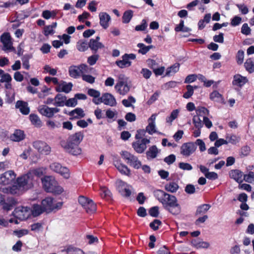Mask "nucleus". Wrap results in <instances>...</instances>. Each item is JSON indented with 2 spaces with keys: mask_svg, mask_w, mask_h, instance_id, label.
<instances>
[{
  "mask_svg": "<svg viewBox=\"0 0 254 254\" xmlns=\"http://www.w3.org/2000/svg\"><path fill=\"white\" fill-rule=\"evenodd\" d=\"M34 180L29 172L16 179V185L10 187H0V191L13 195H20L33 187Z\"/></svg>",
  "mask_w": 254,
  "mask_h": 254,
  "instance_id": "1",
  "label": "nucleus"
},
{
  "mask_svg": "<svg viewBox=\"0 0 254 254\" xmlns=\"http://www.w3.org/2000/svg\"><path fill=\"white\" fill-rule=\"evenodd\" d=\"M154 195L156 198L162 203L163 207L169 212L173 215H178L180 213L181 207L176 196L161 190L154 191Z\"/></svg>",
  "mask_w": 254,
  "mask_h": 254,
  "instance_id": "2",
  "label": "nucleus"
},
{
  "mask_svg": "<svg viewBox=\"0 0 254 254\" xmlns=\"http://www.w3.org/2000/svg\"><path fill=\"white\" fill-rule=\"evenodd\" d=\"M43 188L48 192L60 194L64 191V189L59 185L57 181L52 176H46L42 179Z\"/></svg>",
  "mask_w": 254,
  "mask_h": 254,
  "instance_id": "3",
  "label": "nucleus"
},
{
  "mask_svg": "<svg viewBox=\"0 0 254 254\" xmlns=\"http://www.w3.org/2000/svg\"><path fill=\"white\" fill-rule=\"evenodd\" d=\"M130 86L128 82V78L123 74L119 76L118 80L115 86L116 91L120 95H125L129 91Z\"/></svg>",
  "mask_w": 254,
  "mask_h": 254,
  "instance_id": "4",
  "label": "nucleus"
},
{
  "mask_svg": "<svg viewBox=\"0 0 254 254\" xmlns=\"http://www.w3.org/2000/svg\"><path fill=\"white\" fill-rule=\"evenodd\" d=\"M122 158L130 166L136 169H139L141 166V163L138 158L130 152L124 150L120 152Z\"/></svg>",
  "mask_w": 254,
  "mask_h": 254,
  "instance_id": "5",
  "label": "nucleus"
},
{
  "mask_svg": "<svg viewBox=\"0 0 254 254\" xmlns=\"http://www.w3.org/2000/svg\"><path fill=\"white\" fill-rule=\"evenodd\" d=\"M78 202L88 213H93L96 210V205L92 200L84 196L78 197Z\"/></svg>",
  "mask_w": 254,
  "mask_h": 254,
  "instance_id": "6",
  "label": "nucleus"
},
{
  "mask_svg": "<svg viewBox=\"0 0 254 254\" xmlns=\"http://www.w3.org/2000/svg\"><path fill=\"white\" fill-rule=\"evenodd\" d=\"M33 147L41 154L48 155L51 152V147L45 142L36 140L32 143Z\"/></svg>",
  "mask_w": 254,
  "mask_h": 254,
  "instance_id": "7",
  "label": "nucleus"
},
{
  "mask_svg": "<svg viewBox=\"0 0 254 254\" xmlns=\"http://www.w3.org/2000/svg\"><path fill=\"white\" fill-rule=\"evenodd\" d=\"M13 215L20 220L27 219L31 214L30 208L27 206L16 207L13 212Z\"/></svg>",
  "mask_w": 254,
  "mask_h": 254,
  "instance_id": "8",
  "label": "nucleus"
},
{
  "mask_svg": "<svg viewBox=\"0 0 254 254\" xmlns=\"http://www.w3.org/2000/svg\"><path fill=\"white\" fill-rule=\"evenodd\" d=\"M89 67L87 65L81 64L80 66H71L69 68V75L74 78H77L82 73H87Z\"/></svg>",
  "mask_w": 254,
  "mask_h": 254,
  "instance_id": "9",
  "label": "nucleus"
},
{
  "mask_svg": "<svg viewBox=\"0 0 254 254\" xmlns=\"http://www.w3.org/2000/svg\"><path fill=\"white\" fill-rule=\"evenodd\" d=\"M50 169L60 174L64 178L67 179L70 177V172L69 169L64 166H62L61 164L57 162H54L50 166Z\"/></svg>",
  "mask_w": 254,
  "mask_h": 254,
  "instance_id": "10",
  "label": "nucleus"
},
{
  "mask_svg": "<svg viewBox=\"0 0 254 254\" xmlns=\"http://www.w3.org/2000/svg\"><path fill=\"white\" fill-rule=\"evenodd\" d=\"M16 174L12 170L5 172L0 176V184L8 185L13 183L16 179Z\"/></svg>",
  "mask_w": 254,
  "mask_h": 254,
  "instance_id": "11",
  "label": "nucleus"
},
{
  "mask_svg": "<svg viewBox=\"0 0 254 254\" xmlns=\"http://www.w3.org/2000/svg\"><path fill=\"white\" fill-rule=\"evenodd\" d=\"M196 146L194 142H189L183 144L180 148V153L185 157H188L196 150Z\"/></svg>",
  "mask_w": 254,
  "mask_h": 254,
  "instance_id": "12",
  "label": "nucleus"
},
{
  "mask_svg": "<svg viewBox=\"0 0 254 254\" xmlns=\"http://www.w3.org/2000/svg\"><path fill=\"white\" fill-rule=\"evenodd\" d=\"M61 145L67 152L73 155H78L82 152V150L79 145L66 142L65 141H62Z\"/></svg>",
  "mask_w": 254,
  "mask_h": 254,
  "instance_id": "13",
  "label": "nucleus"
},
{
  "mask_svg": "<svg viewBox=\"0 0 254 254\" xmlns=\"http://www.w3.org/2000/svg\"><path fill=\"white\" fill-rule=\"evenodd\" d=\"M135 58L136 55L134 54H125L122 56V60L116 61V64L122 68L129 67L131 64L130 60H134Z\"/></svg>",
  "mask_w": 254,
  "mask_h": 254,
  "instance_id": "14",
  "label": "nucleus"
},
{
  "mask_svg": "<svg viewBox=\"0 0 254 254\" xmlns=\"http://www.w3.org/2000/svg\"><path fill=\"white\" fill-rule=\"evenodd\" d=\"M38 111L43 116L48 118H52L55 114L60 112L57 108H50L46 105H41L38 107Z\"/></svg>",
  "mask_w": 254,
  "mask_h": 254,
  "instance_id": "15",
  "label": "nucleus"
},
{
  "mask_svg": "<svg viewBox=\"0 0 254 254\" xmlns=\"http://www.w3.org/2000/svg\"><path fill=\"white\" fill-rule=\"evenodd\" d=\"M150 142L147 138H142L132 143V147L138 153H143L146 149V145Z\"/></svg>",
  "mask_w": 254,
  "mask_h": 254,
  "instance_id": "16",
  "label": "nucleus"
},
{
  "mask_svg": "<svg viewBox=\"0 0 254 254\" xmlns=\"http://www.w3.org/2000/svg\"><path fill=\"white\" fill-rule=\"evenodd\" d=\"M0 41L3 44L2 50L4 51L7 50L15 51L12 46V43L9 33H4L0 37Z\"/></svg>",
  "mask_w": 254,
  "mask_h": 254,
  "instance_id": "17",
  "label": "nucleus"
},
{
  "mask_svg": "<svg viewBox=\"0 0 254 254\" xmlns=\"http://www.w3.org/2000/svg\"><path fill=\"white\" fill-rule=\"evenodd\" d=\"M156 118V114H154L148 119V125L145 128L146 131L149 134H153L154 133H157L159 134H163L160 132H158L156 130V127L155 125V120Z\"/></svg>",
  "mask_w": 254,
  "mask_h": 254,
  "instance_id": "18",
  "label": "nucleus"
},
{
  "mask_svg": "<svg viewBox=\"0 0 254 254\" xmlns=\"http://www.w3.org/2000/svg\"><path fill=\"white\" fill-rule=\"evenodd\" d=\"M116 184L118 190L122 195L127 197L131 195V190L127 187L126 183L121 180H118L117 181Z\"/></svg>",
  "mask_w": 254,
  "mask_h": 254,
  "instance_id": "19",
  "label": "nucleus"
},
{
  "mask_svg": "<svg viewBox=\"0 0 254 254\" xmlns=\"http://www.w3.org/2000/svg\"><path fill=\"white\" fill-rule=\"evenodd\" d=\"M101 100L102 103L105 105L111 107H114L117 105V101L115 97L110 93H106L103 94L101 96Z\"/></svg>",
  "mask_w": 254,
  "mask_h": 254,
  "instance_id": "20",
  "label": "nucleus"
},
{
  "mask_svg": "<svg viewBox=\"0 0 254 254\" xmlns=\"http://www.w3.org/2000/svg\"><path fill=\"white\" fill-rule=\"evenodd\" d=\"M83 133L80 131L70 135L66 142L79 145L83 138Z\"/></svg>",
  "mask_w": 254,
  "mask_h": 254,
  "instance_id": "21",
  "label": "nucleus"
},
{
  "mask_svg": "<svg viewBox=\"0 0 254 254\" xmlns=\"http://www.w3.org/2000/svg\"><path fill=\"white\" fill-rule=\"evenodd\" d=\"M15 108L18 109L23 115H27L30 113V108L26 102L18 100L15 104Z\"/></svg>",
  "mask_w": 254,
  "mask_h": 254,
  "instance_id": "22",
  "label": "nucleus"
},
{
  "mask_svg": "<svg viewBox=\"0 0 254 254\" xmlns=\"http://www.w3.org/2000/svg\"><path fill=\"white\" fill-rule=\"evenodd\" d=\"M41 203L45 211L49 212L53 210L54 199L52 197H46L42 201Z\"/></svg>",
  "mask_w": 254,
  "mask_h": 254,
  "instance_id": "23",
  "label": "nucleus"
},
{
  "mask_svg": "<svg viewBox=\"0 0 254 254\" xmlns=\"http://www.w3.org/2000/svg\"><path fill=\"white\" fill-rule=\"evenodd\" d=\"M114 165L116 168L122 174L127 176H130V170L127 166L119 161L114 162Z\"/></svg>",
  "mask_w": 254,
  "mask_h": 254,
  "instance_id": "24",
  "label": "nucleus"
},
{
  "mask_svg": "<svg viewBox=\"0 0 254 254\" xmlns=\"http://www.w3.org/2000/svg\"><path fill=\"white\" fill-rule=\"evenodd\" d=\"M72 84L70 82L66 83L65 81H62L56 87V91L59 92H64L66 93H69L72 89Z\"/></svg>",
  "mask_w": 254,
  "mask_h": 254,
  "instance_id": "25",
  "label": "nucleus"
},
{
  "mask_svg": "<svg viewBox=\"0 0 254 254\" xmlns=\"http://www.w3.org/2000/svg\"><path fill=\"white\" fill-rule=\"evenodd\" d=\"M248 81V80L246 77L237 74L234 76L232 83L234 85H236L238 87H242Z\"/></svg>",
  "mask_w": 254,
  "mask_h": 254,
  "instance_id": "26",
  "label": "nucleus"
},
{
  "mask_svg": "<svg viewBox=\"0 0 254 254\" xmlns=\"http://www.w3.org/2000/svg\"><path fill=\"white\" fill-rule=\"evenodd\" d=\"M160 152V150L158 149L156 145L151 146L146 152V157L148 160L154 159L157 157Z\"/></svg>",
  "mask_w": 254,
  "mask_h": 254,
  "instance_id": "27",
  "label": "nucleus"
},
{
  "mask_svg": "<svg viewBox=\"0 0 254 254\" xmlns=\"http://www.w3.org/2000/svg\"><path fill=\"white\" fill-rule=\"evenodd\" d=\"M100 24L104 29L109 26V22L111 19L110 15L106 12H101L99 15Z\"/></svg>",
  "mask_w": 254,
  "mask_h": 254,
  "instance_id": "28",
  "label": "nucleus"
},
{
  "mask_svg": "<svg viewBox=\"0 0 254 254\" xmlns=\"http://www.w3.org/2000/svg\"><path fill=\"white\" fill-rule=\"evenodd\" d=\"M230 177L234 179L235 181L239 183L243 182L242 177L244 174L242 171L239 170H232L229 173Z\"/></svg>",
  "mask_w": 254,
  "mask_h": 254,
  "instance_id": "29",
  "label": "nucleus"
},
{
  "mask_svg": "<svg viewBox=\"0 0 254 254\" xmlns=\"http://www.w3.org/2000/svg\"><path fill=\"white\" fill-rule=\"evenodd\" d=\"M25 138L24 131L20 129H16L10 136L11 140L15 142H19L23 140Z\"/></svg>",
  "mask_w": 254,
  "mask_h": 254,
  "instance_id": "30",
  "label": "nucleus"
},
{
  "mask_svg": "<svg viewBox=\"0 0 254 254\" xmlns=\"http://www.w3.org/2000/svg\"><path fill=\"white\" fill-rule=\"evenodd\" d=\"M12 79L11 75L8 73H5L0 79V83H4V88L6 89H11V81Z\"/></svg>",
  "mask_w": 254,
  "mask_h": 254,
  "instance_id": "31",
  "label": "nucleus"
},
{
  "mask_svg": "<svg viewBox=\"0 0 254 254\" xmlns=\"http://www.w3.org/2000/svg\"><path fill=\"white\" fill-rule=\"evenodd\" d=\"M54 105L56 107H63L65 105L66 97L62 94H58L54 98Z\"/></svg>",
  "mask_w": 254,
  "mask_h": 254,
  "instance_id": "32",
  "label": "nucleus"
},
{
  "mask_svg": "<svg viewBox=\"0 0 254 254\" xmlns=\"http://www.w3.org/2000/svg\"><path fill=\"white\" fill-rule=\"evenodd\" d=\"M88 47L94 52H97L99 49L104 47V45L100 42L94 40V39H91L88 43Z\"/></svg>",
  "mask_w": 254,
  "mask_h": 254,
  "instance_id": "33",
  "label": "nucleus"
},
{
  "mask_svg": "<svg viewBox=\"0 0 254 254\" xmlns=\"http://www.w3.org/2000/svg\"><path fill=\"white\" fill-rule=\"evenodd\" d=\"M191 244L197 249L208 248L210 245L208 242L201 241L199 239L193 240L191 241Z\"/></svg>",
  "mask_w": 254,
  "mask_h": 254,
  "instance_id": "34",
  "label": "nucleus"
},
{
  "mask_svg": "<svg viewBox=\"0 0 254 254\" xmlns=\"http://www.w3.org/2000/svg\"><path fill=\"white\" fill-rule=\"evenodd\" d=\"M179 188V186L178 184L174 182H170L165 185V190L171 193L177 192Z\"/></svg>",
  "mask_w": 254,
  "mask_h": 254,
  "instance_id": "35",
  "label": "nucleus"
},
{
  "mask_svg": "<svg viewBox=\"0 0 254 254\" xmlns=\"http://www.w3.org/2000/svg\"><path fill=\"white\" fill-rule=\"evenodd\" d=\"M69 115L72 117L73 118L78 119L84 117L85 116V114L81 108H77L70 112Z\"/></svg>",
  "mask_w": 254,
  "mask_h": 254,
  "instance_id": "36",
  "label": "nucleus"
},
{
  "mask_svg": "<svg viewBox=\"0 0 254 254\" xmlns=\"http://www.w3.org/2000/svg\"><path fill=\"white\" fill-rule=\"evenodd\" d=\"M62 252H65L67 254H84V253L80 249L69 246L66 249L62 250Z\"/></svg>",
  "mask_w": 254,
  "mask_h": 254,
  "instance_id": "37",
  "label": "nucleus"
},
{
  "mask_svg": "<svg viewBox=\"0 0 254 254\" xmlns=\"http://www.w3.org/2000/svg\"><path fill=\"white\" fill-rule=\"evenodd\" d=\"M31 214L33 216L36 217L40 215L45 210L39 204H34L32 206V208L31 209Z\"/></svg>",
  "mask_w": 254,
  "mask_h": 254,
  "instance_id": "38",
  "label": "nucleus"
},
{
  "mask_svg": "<svg viewBox=\"0 0 254 254\" xmlns=\"http://www.w3.org/2000/svg\"><path fill=\"white\" fill-rule=\"evenodd\" d=\"M179 68L180 64L178 63H175L173 65L167 69L166 75L170 76L173 75L179 71Z\"/></svg>",
  "mask_w": 254,
  "mask_h": 254,
  "instance_id": "39",
  "label": "nucleus"
},
{
  "mask_svg": "<svg viewBox=\"0 0 254 254\" xmlns=\"http://www.w3.org/2000/svg\"><path fill=\"white\" fill-rule=\"evenodd\" d=\"M30 120L36 127H40L42 126V122L39 117L35 114H31L29 116Z\"/></svg>",
  "mask_w": 254,
  "mask_h": 254,
  "instance_id": "40",
  "label": "nucleus"
},
{
  "mask_svg": "<svg viewBox=\"0 0 254 254\" xmlns=\"http://www.w3.org/2000/svg\"><path fill=\"white\" fill-rule=\"evenodd\" d=\"M179 113V110L178 109L173 110L170 115L166 118V123L171 125L172 122L178 117Z\"/></svg>",
  "mask_w": 254,
  "mask_h": 254,
  "instance_id": "41",
  "label": "nucleus"
},
{
  "mask_svg": "<svg viewBox=\"0 0 254 254\" xmlns=\"http://www.w3.org/2000/svg\"><path fill=\"white\" fill-rule=\"evenodd\" d=\"M137 46L139 48L138 53L142 55L146 54L151 49L153 48L152 45L145 46L143 43H138Z\"/></svg>",
  "mask_w": 254,
  "mask_h": 254,
  "instance_id": "42",
  "label": "nucleus"
},
{
  "mask_svg": "<svg viewBox=\"0 0 254 254\" xmlns=\"http://www.w3.org/2000/svg\"><path fill=\"white\" fill-rule=\"evenodd\" d=\"M209 204H204L198 206L196 211V215H202L205 214L210 208Z\"/></svg>",
  "mask_w": 254,
  "mask_h": 254,
  "instance_id": "43",
  "label": "nucleus"
},
{
  "mask_svg": "<svg viewBox=\"0 0 254 254\" xmlns=\"http://www.w3.org/2000/svg\"><path fill=\"white\" fill-rule=\"evenodd\" d=\"M29 174L32 176V178L34 180L35 177H40L42 176L43 174V168H38L33 170H30L29 171Z\"/></svg>",
  "mask_w": 254,
  "mask_h": 254,
  "instance_id": "44",
  "label": "nucleus"
},
{
  "mask_svg": "<svg viewBox=\"0 0 254 254\" xmlns=\"http://www.w3.org/2000/svg\"><path fill=\"white\" fill-rule=\"evenodd\" d=\"M245 66L249 72H253L254 71V60L252 59H247L245 63Z\"/></svg>",
  "mask_w": 254,
  "mask_h": 254,
  "instance_id": "45",
  "label": "nucleus"
},
{
  "mask_svg": "<svg viewBox=\"0 0 254 254\" xmlns=\"http://www.w3.org/2000/svg\"><path fill=\"white\" fill-rule=\"evenodd\" d=\"M133 16V12L132 10H127L124 12L123 16V22L124 23H128Z\"/></svg>",
  "mask_w": 254,
  "mask_h": 254,
  "instance_id": "46",
  "label": "nucleus"
},
{
  "mask_svg": "<svg viewBox=\"0 0 254 254\" xmlns=\"http://www.w3.org/2000/svg\"><path fill=\"white\" fill-rule=\"evenodd\" d=\"M31 57L29 55H26L22 57L21 58L23 67L26 69H29L30 68L29 60Z\"/></svg>",
  "mask_w": 254,
  "mask_h": 254,
  "instance_id": "47",
  "label": "nucleus"
},
{
  "mask_svg": "<svg viewBox=\"0 0 254 254\" xmlns=\"http://www.w3.org/2000/svg\"><path fill=\"white\" fill-rule=\"evenodd\" d=\"M57 14V12L55 11H50V10H44L42 12V16L46 19H49L51 18H54Z\"/></svg>",
  "mask_w": 254,
  "mask_h": 254,
  "instance_id": "48",
  "label": "nucleus"
},
{
  "mask_svg": "<svg viewBox=\"0 0 254 254\" xmlns=\"http://www.w3.org/2000/svg\"><path fill=\"white\" fill-rule=\"evenodd\" d=\"M88 44L85 41H79L77 43L76 47L80 52H84L88 49Z\"/></svg>",
  "mask_w": 254,
  "mask_h": 254,
  "instance_id": "49",
  "label": "nucleus"
},
{
  "mask_svg": "<svg viewBox=\"0 0 254 254\" xmlns=\"http://www.w3.org/2000/svg\"><path fill=\"white\" fill-rule=\"evenodd\" d=\"M100 194L102 197L107 198H110L112 195L110 190L105 187H101Z\"/></svg>",
  "mask_w": 254,
  "mask_h": 254,
  "instance_id": "50",
  "label": "nucleus"
},
{
  "mask_svg": "<svg viewBox=\"0 0 254 254\" xmlns=\"http://www.w3.org/2000/svg\"><path fill=\"white\" fill-rule=\"evenodd\" d=\"M196 114L199 116H205L209 114V111L205 107H198L196 109Z\"/></svg>",
  "mask_w": 254,
  "mask_h": 254,
  "instance_id": "51",
  "label": "nucleus"
},
{
  "mask_svg": "<svg viewBox=\"0 0 254 254\" xmlns=\"http://www.w3.org/2000/svg\"><path fill=\"white\" fill-rule=\"evenodd\" d=\"M187 91L183 95V97L186 99L190 98L193 94V87L190 85L186 86Z\"/></svg>",
  "mask_w": 254,
  "mask_h": 254,
  "instance_id": "52",
  "label": "nucleus"
},
{
  "mask_svg": "<svg viewBox=\"0 0 254 254\" xmlns=\"http://www.w3.org/2000/svg\"><path fill=\"white\" fill-rule=\"evenodd\" d=\"M135 102V99L132 96H129L127 99H124L122 101L123 104L127 107H131L132 103Z\"/></svg>",
  "mask_w": 254,
  "mask_h": 254,
  "instance_id": "53",
  "label": "nucleus"
},
{
  "mask_svg": "<svg viewBox=\"0 0 254 254\" xmlns=\"http://www.w3.org/2000/svg\"><path fill=\"white\" fill-rule=\"evenodd\" d=\"M44 72L45 73H49L52 75H55L57 73V70L55 68H52L49 65H46L44 67Z\"/></svg>",
  "mask_w": 254,
  "mask_h": 254,
  "instance_id": "54",
  "label": "nucleus"
},
{
  "mask_svg": "<svg viewBox=\"0 0 254 254\" xmlns=\"http://www.w3.org/2000/svg\"><path fill=\"white\" fill-rule=\"evenodd\" d=\"M244 180L249 183L254 182V173L250 172L248 174L244 175Z\"/></svg>",
  "mask_w": 254,
  "mask_h": 254,
  "instance_id": "55",
  "label": "nucleus"
},
{
  "mask_svg": "<svg viewBox=\"0 0 254 254\" xmlns=\"http://www.w3.org/2000/svg\"><path fill=\"white\" fill-rule=\"evenodd\" d=\"M196 145L198 146L199 149L201 152H203L206 150V147L204 142L200 139H197L195 142H194Z\"/></svg>",
  "mask_w": 254,
  "mask_h": 254,
  "instance_id": "56",
  "label": "nucleus"
},
{
  "mask_svg": "<svg viewBox=\"0 0 254 254\" xmlns=\"http://www.w3.org/2000/svg\"><path fill=\"white\" fill-rule=\"evenodd\" d=\"M241 33L245 35H249L251 33V29L247 23H244L241 27Z\"/></svg>",
  "mask_w": 254,
  "mask_h": 254,
  "instance_id": "57",
  "label": "nucleus"
},
{
  "mask_svg": "<svg viewBox=\"0 0 254 254\" xmlns=\"http://www.w3.org/2000/svg\"><path fill=\"white\" fill-rule=\"evenodd\" d=\"M82 78L84 81L89 83H93L95 82V77L90 75L86 74V73L82 74Z\"/></svg>",
  "mask_w": 254,
  "mask_h": 254,
  "instance_id": "58",
  "label": "nucleus"
},
{
  "mask_svg": "<svg viewBox=\"0 0 254 254\" xmlns=\"http://www.w3.org/2000/svg\"><path fill=\"white\" fill-rule=\"evenodd\" d=\"M221 97V95L216 91H213L210 95V98L214 101H219Z\"/></svg>",
  "mask_w": 254,
  "mask_h": 254,
  "instance_id": "59",
  "label": "nucleus"
},
{
  "mask_svg": "<svg viewBox=\"0 0 254 254\" xmlns=\"http://www.w3.org/2000/svg\"><path fill=\"white\" fill-rule=\"evenodd\" d=\"M244 58V52L242 50H239L237 54L236 59L237 63L239 64L243 63Z\"/></svg>",
  "mask_w": 254,
  "mask_h": 254,
  "instance_id": "60",
  "label": "nucleus"
},
{
  "mask_svg": "<svg viewBox=\"0 0 254 254\" xmlns=\"http://www.w3.org/2000/svg\"><path fill=\"white\" fill-rule=\"evenodd\" d=\"M147 26V24L146 20L143 19L141 21V23L140 25H136L135 27L136 31H144L145 30Z\"/></svg>",
  "mask_w": 254,
  "mask_h": 254,
  "instance_id": "61",
  "label": "nucleus"
},
{
  "mask_svg": "<svg viewBox=\"0 0 254 254\" xmlns=\"http://www.w3.org/2000/svg\"><path fill=\"white\" fill-rule=\"evenodd\" d=\"M237 7L238 8L239 11L243 14H246L249 12V8L244 4H236Z\"/></svg>",
  "mask_w": 254,
  "mask_h": 254,
  "instance_id": "62",
  "label": "nucleus"
},
{
  "mask_svg": "<svg viewBox=\"0 0 254 254\" xmlns=\"http://www.w3.org/2000/svg\"><path fill=\"white\" fill-rule=\"evenodd\" d=\"M99 57V56L98 55H93L90 56L87 60L88 63L91 65L95 64L97 61L98 60Z\"/></svg>",
  "mask_w": 254,
  "mask_h": 254,
  "instance_id": "63",
  "label": "nucleus"
},
{
  "mask_svg": "<svg viewBox=\"0 0 254 254\" xmlns=\"http://www.w3.org/2000/svg\"><path fill=\"white\" fill-rule=\"evenodd\" d=\"M185 190L186 193L191 194L195 192V188L194 186L191 184H188L186 186Z\"/></svg>",
  "mask_w": 254,
  "mask_h": 254,
  "instance_id": "64",
  "label": "nucleus"
}]
</instances>
